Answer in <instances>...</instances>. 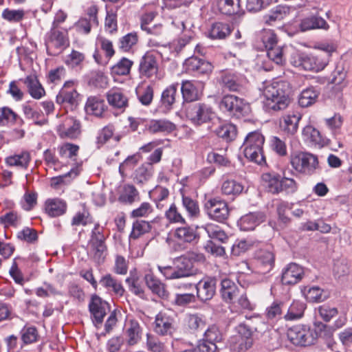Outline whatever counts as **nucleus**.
<instances>
[{"label": "nucleus", "instance_id": "obj_64", "mask_svg": "<svg viewBox=\"0 0 352 352\" xmlns=\"http://www.w3.org/2000/svg\"><path fill=\"white\" fill-rule=\"evenodd\" d=\"M221 190L226 195H239L243 191V186L234 180H228L223 183Z\"/></svg>", "mask_w": 352, "mask_h": 352}, {"label": "nucleus", "instance_id": "obj_55", "mask_svg": "<svg viewBox=\"0 0 352 352\" xmlns=\"http://www.w3.org/2000/svg\"><path fill=\"white\" fill-rule=\"evenodd\" d=\"M139 40L136 32H130L120 38L119 41V48L124 52H130L133 50Z\"/></svg>", "mask_w": 352, "mask_h": 352}, {"label": "nucleus", "instance_id": "obj_20", "mask_svg": "<svg viewBox=\"0 0 352 352\" xmlns=\"http://www.w3.org/2000/svg\"><path fill=\"white\" fill-rule=\"evenodd\" d=\"M303 276L302 267L296 263H290L282 270L281 283L285 285H294L299 283Z\"/></svg>", "mask_w": 352, "mask_h": 352}, {"label": "nucleus", "instance_id": "obj_60", "mask_svg": "<svg viewBox=\"0 0 352 352\" xmlns=\"http://www.w3.org/2000/svg\"><path fill=\"white\" fill-rule=\"evenodd\" d=\"M129 261L125 256L116 254L114 255L113 272L118 275H126L129 270Z\"/></svg>", "mask_w": 352, "mask_h": 352}, {"label": "nucleus", "instance_id": "obj_62", "mask_svg": "<svg viewBox=\"0 0 352 352\" xmlns=\"http://www.w3.org/2000/svg\"><path fill=\"white\" fill-rule=\"evenodd\" d=\"M22 264V258L15 257L9 270V274L16 284L22 285V272L20 267Z\"/></svg>", "mask_w": 352, "mask_h": 352}, {"label": "nucleus", "instance_id": "obj_61", "mask_svg": "<svg viewBox=\"0 0 352 352\" xmlns=\"http://www.w3.org/2000/svg\"><path fill=\"white\" fill-rule=\"evenodd\" d=\"M136 94L138 95L140 102L143 105H149L153 98V88L151 85L146 87H139L136 89Z\"/></svg>", "mask_w": 352, "mask_h": 352}, {"label": "nucleus", "instance_id": "obj_57", "mask_svg": "<svg viewBox=\"0 0 352 352\" xmlns=\"http://www.w3.org/2000/svg\"><path fill=\"white\" fill-rule=\"evenodd\" d=\"M253 344L254 339H246L243 337L237 336L232 338L230 347L233 351L243 352L252 348Z\"/></svg>", "mask_w": 352, "mask_h": 352}, {"label": "nucleus", "instance_id": "obj_18", "mask_svg": "<svg viewBox=\"0 0 352 352\" xmlns=\"http://www.w3.org/2000/svg\"><path fill=\"white\" fill-rule=\"evenodd\" d=\"M57 133L61 139H76L80 134V123L73 117H67L58 126Z\"/></svg>", "mask_w": 352, "mask_h": 352}, {"label": "nucleus", "instance_id": "obj_36", "mask_svg": "<svg viewBox=\"0 0 352 352\" xmlns=\"http://www.w3.org/2000/svg\"><path fill=\"white\" fill-rule=\"evenodd\" d=\"M45 212L51 217L63 215L67 210V204L63 199H47L45 203Z\"/></svg>", "mask_w": 352, "mask_h": 352}, {"label": "nucleus", "instance_id": "obj_46", "mask_svg": "<svg viewBox=\"0 0 352 352\" xmlns=\"http://www.w3.org/2000/svg\"><path fill=\"white\" fill-rule=\"evenodd\" d=\"M152 229L149 221L144 220H136L132 224V230L129 234L130 239H138L142 236L151 232Z\"/></svg>", "mask_w": 352, "mask_h": 352}, {"label": "nucleus", "instance_id": "obj_63", "mask_svg": "<svg viewBox=\"0 0 352 352\" xmlns=\"http://www.w3.org/2000/svg\"><path fill=\"white\" fill-rule=\"evenodd\" d=\"M146 349L151 352H163L165 348L164 343L151 333L146 334Z\"/></svg>", "mask_w": 352, "mask_h": 352}, {"label": "nucleus", "instance_id": "obj_14", "mask_svg": "<svg viewBox=\"0 0 352 352\" xmlns=\"http://www.w3.org/2000/svg\"><path fill=\"white\" fill-rule=\"evenodd\" d=\"M79 94L76 87V82L74 80L66 81L63 87L60 89L56 98L58 104L65 108L73 109L78 104Z\"/></svg>", "mask_w": 352, "mask_h": 352}, {"label": "nucleus", "instance_id": "obj_44", "mask_svg": "<svg viewBox=\"0 0 352 352\" xmlns=\"http://www.w3.org/2000/svg\"><path fill=\"white\" fill-rule=\"evenodd\" d=\"M302 292L306 299L311 302H322L329 297V295L323 289L317 286L305 287Z\"/></svg>", "mask_w": 352, "mask_h": 352}, {"label": "nucleus", "instance_id": "obj_29", "mask_svg": "<svg viewBox=\"0 0 352 352\" xmlns=\"http://www.w3.org/2000/svg\"><path fill=\"white\" fill-rule=\"evenodd\" d=\"M107 109L104 100L98 96H89L85 105V110L87 114L98 118H103Z\"/></svg>", "mask_w": 352, "mask_h": 352}, {"label": "nucleus", "instance_id": "obj_49", "mask_svg": "<svg viewBox=\"0 0 352 352\" xmlns=\"http://www.w3.org/2000/svg\"><path fill=\"white\" fill-rule=\"evenodd\" d=\"M319 96V92L314 87L304 89L298 98V103L302 107H308L314 104Z\"/></svg>", "mask_w": 352, "mask_h": 352}, {"label": "nucleus", "instance_id": "obj_58", "mask_svg": "<svg viewBox=\"0 0 352 352\" xmlns=\"http://www.w3.org/2000/svg\"><path fill=\"white\" fill-rule=\"evenodd\" d=\"M204 229L210 239H217L222 243H225L228 239L226 233L218 225L207 223Z\"/></svg>", "mask_w": 352, "mask_h": 352}, {"label": "nucleus", "instance_id": "obj_24", "mask_svg": "<svg viewBox=\"0 0 352 352\" xmlns=\"http://www.w3.org/2000/svg\"><path fill=\"white\" fill-rule=\"evenodd\" d=\"M99 283L109 294L118 297H122L125 293V289L122 281L118 280L111 274L108 273L103 275L100 278Z\"/></svg>", "mask_w": 352, "mask_h": 352}, {"label": "nucleus", "instance_id": "obj_8", "mask_svg": "<svg viewBox=\"0 0 352 352\" xmlns=\"http://www.w3.org/2000/svg\"><path fill=\"white\" fill-rule=\"evenodd\" d=\"M154 332L160 336L172 337L176 331L175 318L171 310L160 311L155 317Z\"/></svg>", "mask_w": 352, "mask_h": 352}, {"label": "nucleus", "instance_id": "obj_52", "mask_svg": "<svg viewBox=\"0 0 352 352\" xmlns=\"http://www.w3.org/2000/svg\"><path fill=\"white\" fill-rule=\"evenodd\" d=\"M116 132L115 125L112 123H109L107 125L102 127L98 132L96 138V146L98 148H100L106 144L113 136Z\"/></svg>", "mask_w": 352, "mask_h": 352}, {"label": "nucleus", "instance_id": "obj_19", "mask_svg": "<svg viewBox=\"0 0 352 352\" xmlns=\"http://www.w3.org/2000/svg\"><path fill=\"white\" fill-rule=\"evenodd\" d=\"M206 206L210 218L218 222H223L229 216L228 204L222 199H208Z\"/></svg>", "mask_w": 352, "mask_h": 352}, {"label": "nucleus", "instance_id": "obj_41", "mask_svg": "<svg viewBox=\"0 0 352 352\" xmlns=\"http://www.w3.org/2000/svg\"><path fill=\"white\" fill-rule=\"evenodd\" d=\"M153 171V166L144 162L135 170L133 174V179L135 183L142 184L150 179Z\"/></svg>", "mask_w": 352, "mask_h": 352}, {"label": "nucleus", "instance_id": "obj_6", "mask_svg": "<svg viewBox=\"0 0 352 352\" xmlns=\"http://www.w3.org/2000/svg\"><path fill=\"white\" fill-rule=\"evenodd\" d=\"M218 82L223 89L230 92L243 94L248 89V80L239 73L223 72Z\"/></svg>", "mask_w": 352, "mask_h": 352}, {"label": "nucleus", "instance_id": "obj_10", "mask_svg": "<svg viewBox=\"0 0 352 352\" xmlns=\"http://www.w3.org/2000/svg\"><path fill=\"white\" fill-rule=\"evenodd\" d=\"M288 340L296 346H307L314 344L316 340L314 332L305 325H294L287 331Z\"/></svg>", "mask_w": 352, "mask_h": 352}, {"label": "nucleus", "instance_id": "obj_26", "mask_svg": "<svg viewBox=\"0 0 352 352\" xmlns=\"http://www.w3.org/2000/svg\"><path fill=\"white\" fill-rule=\"evenodd\" d=\"M143 329L136 320H130L124 331L126 344L128 346L138 344L142 340Z\"/></svg>", "mask_w": 352, "mask_h": 352}, {"label": "nucleus", "instance_id": "obj_56", "mask_svg": "<svg viewBox=\"0 0 352 352\" xmlns=\"http://www.w3.org/2000/svg\"><path fill=\"white\" fill-rule=\"evenodd\" d=\"M285 303L280 301H274L267 307L265 316L268 320L276 321L282 318Z\"/></svg>", "mask_w": 352, "mask_h": 352}, {"label": "nucleus", "instance_id": "obj_35", "mask_svg": "<svg viewBox=\"0 0 352 352\" xmlns=\"http://www.w3.org/2000/svg\"><path fill=\"white\" fill-rule=\"evenodd\" d=\"M24 82L33 98L38 100L45 96V91L35 74L28 76Z\"/></svg>", "mask_w": 352, "mask_h": 352}, {"label": "nucleus", "instance_id": "obj_2", "mask_svg": "<svg viewBox=\"0 0 352 352\" xmlns=\"http://www.w3.org/2000/svg\"><path fill=\"white\" fill-rule=\"evenodd\" d=\"M289 163L296 173L302 175H312L319 168L317 155L306 151L292 153Z\"/></svg>", "mask_w": 352, "mask_h": 352}, {"label": "nucleus", "instance_id": "obj_53", "mask_svg": "<svg viewBox=\"0 0 352 352\" xmlns=\"http://www.w3.org/2000/svg\"><path fill=\"white\" fill-rule=\"evenodd\" d=\"M79 173L80 170L78 167L72 168L66 174L52 177L50 180V185L54 188H59L62 186L70 183L72 179L76 177Z\"/></svg>", "mask_w": 352, "mask_h": 352}, {"label": "nucleus", "instance_id": "obj_27", "mask_svg": "<svg viewBox=\"0 0 352 352\" xmlns=\"http://www.w3.org/2000/svg\"><path fill=\"white\" fill-rule=\"evenodd\" d=\"M176 129V125L166 119L150 120L144 124V131L155 134L160 133H170Z\"/></svg>", "mask_w": 352, "mask_h": 352}, {"label": "nucleus", "instance_id": "obj_48", "mask_svg": "<svg viewBox=\"0 0 352 352\" xmlns=\"http://www.w3.org/2000/svg\"><path fill=\"white\" fill-rule=\"evenodd\" d=\"M240 1L241 0H220V12L229 16L239 14L242 10Z\"/></svg>", "mask_w": 352, "mask_h": 352}, {"label": "nucleus", "instance_id": "obj_31", "mask_svg": "<svg viewBox=\"0 0 352 352\" xmlns=\"http://www.w3.org/2000/svg\"><path fill=\"white\" fill-rule=\"evenodd\" d=\"M88 252L98 265L102 264L107 258L108 249L105 242L88 243Z\"/></svg>", "mask_w": 352, "mask_h": 352}, {"label": "nucleus", "instance_id": "obj_34", "mask_svg": "<svg viewBox=\"0 0 352 352\" xmlns=\"http://www.w3.org/2000/svg\"><path fill=\"white\" fill-rule=\"evenodd\" d=\"M183 99L186 102L199 100L202 94L199 91L192 80H183L181 86Z\"/></svg>", "mask_w": 352, "mask_h": 352}, {"label": "nucleus", "instance_id": "obj_51", "mask_svg": "<svg viewBox=\"0 0 352 352\" xmlns=\"http://www.w3.org/2000/svg\"><path fill=\"white\" fill-rule=\"evenodd\" d=\"M302 133L306 140L316 145L322 146L325 144V140L320 134V132L311 125L304 127Z\"/></svg>", "mask_w": 352, "mask_h": 352}, {"label": "nucleus", "instance_id": "obj_32", "mask_svg": "<svg viewBox=\"0 0 352 352\" xmlns=\"http://www.w3.org/2000/svg\"><path fill=\"white\" fill-rule=\"evenodd\" d=\"M265 215L262 212H251L242 217L240 220L241 228L243 230H253L261 223L263 222Z\"/></svg>", "mask_w": 352, "mask_h": 352}, {"label": "nucleus", "instance_id": "obj_33", "mask_svg": "<svg viewBox=\"0 0 352 352\" xmlns=\"http://www.w3.org/2000/svg\"><path fill=\"white\" fill-rule=\"evenodd\" d=\"M57 149L58 155L61 159L66 160L67 163H77L80 150L78 145L67 142L60 145Z\"/></svg>", "mask_w": 352, "mask_h": 352}, {"label": "nucleus", "instance_id": "obj_37", "mask_svg": "<svg viewBox=\"0 0 352 352\" xmlns=\"http://www.w3.org/2000/svg\"><path fill=\"white\" fill-rule=\"evenodd\" d=\"M264 326V324L258 320L257 322L250 321V322L240 323L236 327V330L239 333L238 336L243 337L246 339H253L254 333L256 332H261V328L258 327Z\"/></svg>", "mask_w": 352, "mask_h": 352}, {"label": "nucleus", "instance_id": "obj_15", "mask_svg": "<svg viewBox=\"0 0 352 352\" xmlns=\"http://www.w3.org/2000/svg\"><path fill=\"white\" fill-rule=\"evenodd\" d=\"M275 264L274 254L267 249H260L255 253L253 265L256 273L265 274L272 271Z\"/></svg>", "mask_w": 352, "mask_h": 352}, {"label": "nucleus", "instance_id": "obj_5", "mask_svg": "<svg viewBox=\"0 0 352 352\" xmlns=\"http://www.w3.org/2000/svg\"><path fill=\"white\" fill-rule=\"evenodd\" d=\"M260 39L263 44L268 58L277 65H283L285 58L283 47L278 45V37L272 30H263L260 34Z\"/></svg>", "mask_w": 352, "mask_h": 352}, {"label": "nucleus", "instance_id": "obj_30", "mask_svg": "<svg viewBox=\"0 0 352 352\" xmlns=\"http://www.w3.org/2000/svg\"><path fill=\"white\" fill-rule=\"evenodd\" d=\"M145 283L151 292L162 299H167L169 292L166 285L157 278L153 273L146 274L144 276Z\"/></svg>", "mask_w": 352, "mask_h": 352}, {"label": "nucleus", "instance_id": "obj_11", "mask_svg": "<svg viewBox=\"0 0 352 352\" xmlns=\"http://www.w3.org/2000/svg\"><path fill=\"white\" fill-rule=\"evenodd\" d=\"M173 239L169 241L173 243L175 250H182L187 244L197 242L199 239L197 229L188 226L177 228L173 233Z\"/></svg>", "mask_w": 352, "mask_h": 352}, {"label": "nucleus", "instance_id": "obj_22", "mask_svg": "<svg viewBox=\"0 0 352 352\" xmlns=\"http://www.w3.org/2000/svg\"><path fill=\"white\" fill-rule=\"evenodd\" d=\"M219 289L222 300L228 304L236 302V298L240 296L242 289L230 278H223L221 281Z\"/></svg>", "mask_w": 352, "mask_h": 352}, {"label": "nucleus", "instance_id": "obj_38", "mask_svg": "<svg viewBox=\"0 0 352 352\" xmlns=\"http://www.w3.org/2000/svg\"><path fill=\"white\" fill-rule=\"evenodd\" d=\"M230 24L223 22L212 23L209 30V37L212 39H225L232 32Z\"/></svg>", "mask_w": 352, "mask_h": 352}, {"label": "nucleus", "instance_id": "obj_28", "mask_svg": "<svg viewBox=\"0 0 352 352\" xmlns=\"http://www.w3.org/2000/svg\"><path fill=\"white\" fill-rule=\"evenodd\" d=\"M299 29L301 32L321 29L328 30L329 25L322 16L318 14H311L300 20Z\"/></svg>", "mask_w": 352, "mask_h": 352}, {"label": "nucleus", "instance_id": "obj_1", "mask_svg": "<svg viewBox=\"0 0 352 352\" xmlns=\"http://www.w3.org/2000/svg\"><path fill=\"white\" fill-rule=\"evenodd\" d=\"M290 85L286 80L265 82L262 88L263 107L268 113L283 111L290 103Z\"/></svg>", "mask_w": 352, "mask_h": 352}, {"label": "nucleus", "instance_id": "obj_54", "mask_svg": "<svg viewBox=\"0 0 352 352\" xmlns=\"http://www.w3.org/2000/svg\"><path fill=\"white\" fill-rule=\"evenodd\" d=\"M305 310V305L300 301H294L287 309L283 318L285 320H295L302 317Z\"/></svg>", "mask_w": 352, "mask_h": 352}, {"label": "nucleus", "instance_id": "obj_43", "mask_svg": "<svg viewBox=\"0 0 352 352\" xmlns=\"http://www.w3.org/2000/svg\"><path fill=\"white\" fill-rule=\"evenodd\" d=\"M85 61V55L79 51L72 50L65 60V64L72 69H81L84 66Z\"/></svg>", "mask_w": 352, "mask_h": 352}, {"label": "nucleus", "instance_id": "obj_7", "mask_svg": "<svg viewBox=\"0 0 352 352\" xmlns=\"http://www.w3.org/2000/svg\"><path fill=\"white\" fill-rule=\"evenodd\" d=\"M219 108L227 112L230 116L241 118L248 114L249 104L243 98L232 94H226L222 97L219 102Z\"/></svg>", "mask_w": 352, "mask_h": 352}, {"label": "nucleus", "instance_id": "obj_12", "mask_svg": "<svg viewBox=\"0 0 352 352\" xmlns=\"http://www.w3.org/2000/svg\"><path fill=\"white\" fill-rule=\"evenodd\" d=\"M329 63V55L320 53L302 54L298 59V66L306 71L320 72Z\"/></svg>", "mask_w": 352, "mask_h": 352}, {"label": "nucleus", "instance_id": "obj_42", "mask_svg": "<svg viewBox=\"0 0 352 352\" xmlns=\"http://www.w3.org/2000/svg\"><path fill=\"white\" fill-rule=\"evenodd\" d=\"M133 65V60L122 57L111 67V74L113 76H127L130 74Z\"/></svg>", "mask_w": 352, "mask_h": 352}, {"label": "nucleus", "instance_id": "obj_47", "mask_svg": "<svg viewBox=\"0 0 352 352\" xmlns=\"http://www.w3.org/2000/svg\"><path fill=\"white\" fill-rule=\"evenodd\" d=\"M179 87V83H173L167 87L162 92L161 102L163 106L170 109L173 107L176 101L177 91Z\"/></svg>", "mask_w": 352, "mask_h": 352}, {"label": "nucleus", "instance_id": "obj_21", "mask_svg": "<svg viewBox=\"0 0 352 352\" xmlns=\"http://www.w3.org/2000/svg\"><path fill=\"white\" fill-rule=\"evenodd\" d=\"M216 279L212 277H204L196 285L195 289L197 297L201 301H207L212 298L216 292Z\"/></svg>", "mask_w": 352, "mask_h": 352}, {"label": "nucleus", "instance_id": "obj_50", "mask_svg": "<svg viewBox=\"0 0 352 352\" xmlns=\"http://www.w3.org/2000/svg\"><path fill=\"white\" fill-rule=\"evenodd\" d=\"M215 133L226 142H230L236 138L237 130L234 124H224L216 129Z\"/></svg>", "mask_w": 352, "mask_h": 352}, {"label": "nucleus", "instance_id": "obj_25", "mask_svg": "<svg viewBox=\"0 0 352 352\" xmlns=\"http://www.w3.org/2000/svg\"><path fill=\"white\" fill-rule=\"evenodd\" d=\"M302 114L299 112H289L280 119V127L287 135H294L298 129L299 122L302 119Z\"/></svg>", "mask_w": 352, "mask_h": 352}, {"label": "nucleus", "instance_id": "obj_45", "mask_svg": "<svg viewBox=\"0 0 352 352\" xmlns=\"http://www.w3.org/2000/svg\"><path fill=\"white\" fill-rule=\"evenodd\" d=\"M174 265L179 274V278L190 276L195 274V269H192L190 264L184 255L174 260Z\"/></svg>", "mask_w": 352, "mask_h": 352}, {"label": "nucleus", "instance_id": "obj_3", "mask_svg": "<svg viewBox=\"0 0 352 352\" xmlns=\"http://www.w3.org/2000/svg\"><path fill=\"white\" fill-rule=\"evenodd\" d=\"M264 142L265 138L260 131L249 133L242 146L245 157L258 164H262L265 161L263 151Z\"/></svg>", "mask_w": 352, "mask_h": 352}, {"label": "nucleus", "instance_id": "obj_59", "mask_svg": "<svg viewBox=\"0 0 352 352\" xmlns=\"http://www.w3.org/2000/svg\"><path fill=\"white\" fill-rule=\"evenodd\" d=\"M142 157L139 153L127 157L119 166V173L122 177H125L127 171L131 170L140 161Z\"/></svg>", "mask_w": 352, "mask_h": 352}, {"label": "nucleus", "instance_id": "obj_39", "mask_svg": "<svg viewBox=\"0 0 352 352\" xmlns=\"http://www.w3.org/2000/svg\"><path fill=\"white\" fill-rule=\"evenodd\" d=\"M263 181L265 183V188L269 192L278 194L281 192V178L277 173H264L262 175Z\"/></svg>", "mask_w": 352, "mask_h": 352}, {"label": "nucleus", "instance_id": "obj_40", "mask_svg": "<svg viewBox=\"0 0 352 352\" xmlns=\"http://www.w3.org/2000/svg\"><path fill=\"white\" fill-rule=\"evenodd\" d=\"M290 13V7L284 5H278L272 9L269 14L264 16L266 24L272 25L276 21L285 19Z\"/></svg>", "mask_w": 352, "mask_h": 352}, {"label": "nucleus", "instance_id": "obj_9", "mask_svg": "<svg viewBox=\"0 0 352 352\" xmlns=\"http://www.w3.org/2000/svg\"><path fill=\"white\" fill-rule=\"evenodd\" d=\"M186 114L192 124L200 126L211 121L214 112L209 104L198 102L190 104L186 109Z\"/></svg>", "mask_w": 352, "mask_h": 352}, {"label": "nucleus", "instance_id": "obj_23", "mask_svg": "<svg viewBox=\"0 0 352 352\" xmlns=\"http://www.w3.org/2000/svg\"><path fill=\"white\" fill-rule=\"evenodd\" d=\"M109 304L98 295H93L89 304V309L94 318V322L101 324L107 314Z\"/></svg>", "mask_w": 352, "mask_h": 352}, {"label": "nucleus", "instance_id": "obj_4", "mask_svg": "<svg viewBox=\"0 0 352 352\" xmlns=\"http://www.w3.org/2000/svg\"><path fill=\"white\" fill-rule=\"evenodd\" d=\"M69 28H52L46 34L45 46L48 55L57 56L69 45Z\"/></svg>", "mask_w": 352, "mask_h": 352}, {"label": "nucleus", "instance_id": "obj_17", "mask_svg": "<svg viewBox=\"0 0 352 352\" xmlns=\"http://www.w3.org/2000/svg\"><path fill=\"white\" fill-rule=\"evenodd\" d=\"M108 104L113 109L124 112L129 107V98L125 91L119 87H114L106 93Z\"/></svg>", "mask_w": 352, "mask_h": 352}, {"label": "nucleus", "instance_id": "obj_13", "mask_svg": "<svg viewBox=\"0 0 352 352\" xmlns=\"http://www.w3.org/2000/svg\"><path fill=\"white\" fill-rule=\"evenodd\" d=\"M159 68L157 53L153 50L147 51L140 59L138 73L140 78L150 79L156 76Z\"/></svg>", "mask_w": 352, "mask_h": 352}, {"label": "nucleus", "instance_id": "obj_16", "mask_svg": "<svg viewBox=\"0 0 352 352\" xmlns=\"http://www.w3.org/2000/svg\"><path fill=\"white\" fill-rule=\"evenodd\" d=\"M184 67L188 73L197 76L208 77L213 69V66L210 62L196 56L187 58Z\"/></svg>", "mask_w": 352, "mask_h": 352}]
</instances>
